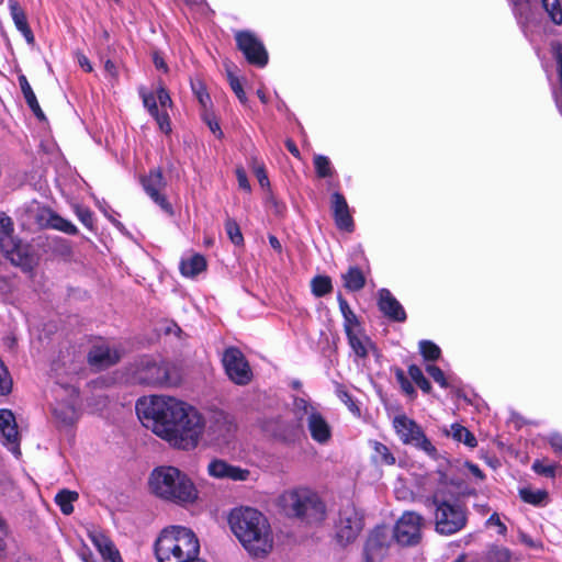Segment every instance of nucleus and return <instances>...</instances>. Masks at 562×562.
I'll return each mask as SVG.
<instances>
[{
  "instance_id": "obj_59",
  "label": "nucleus",
  "mask_w": 562,
  "mask_h": 562,
  "mask_svg": "<svg viewBox=\"0 0 562 562\" xmlns=\"http://www.w3.org/2000/svg\"><path fill=\"white\" fill-rule=\"evenodd\" d=\"M236 177H237V181H238V186L240 189L249 192L250 191V183L247 179V175L245 172V170L243 168H238L236 170Z\"/></svg>"
},
{
  "instance_id": "obj_44",
  "label": "nucleus",
  "mask_w": 562,
  "mask_h": 562,
  "mask_svg": "<svg viewBox=\"0 0 562 562\" xmlns=\"http://www.w3.org/2000/svg\"><path fill=\"white\" fill-rule=\"evenodd\" d=\"M520 497L524 502L532 505L541 504L548 496L547 492L541 490L522 488L519 491Z\"/></svg>"
},
{
  "instance_id": "obj_38",
  "label": "nucleus",
  "mask_w": 562,
  "mask_h": 562,
  "mask_svg": "<svg viewBox=\"0 0 562 562\" xmlns=\"http://www.w3.org/2000/svg\"><path fill=\"white\" fill-rule=\"evenodd\" d=\"M408 374L417 386L424 392L429 394L432 390L430 382L425 378L422 369L416 364L408 367Z\"/></svg>"
},
{
  "instance_id": "obj_11",
  "label": "nucleus",
  "mask_w": 562,
  "mask_h": 562,
  "mask_svg": "<svg viewBox=\"0 0 562 562\" xmlns=\"http://www.w3.org/2000/svg\"><path fill=\"white\" fill-rule=\"evenodd\" d=\"M362 527V517L352 504H346L340 508L336 522V537L340 543L352 542Z\"/></svg>"
},
{
  "instance_id": "obj_53",
  "label": "nucleus",
  "mask_w": 562,
  "mask_h": 562,
  "mask_svg": "<svg viewBox=\"0 0 562 562\" xmlns=\"http://www.w3.org/2000/svg\"><path fill=\"white\" fill-rule=\"evenodd\" d=\"M395 375H396V380L400 383L403 392L406 393L407 395L415 396L416 391H415L414 386L412 385V383L406 379L404 372L402 370H397Z\"/></svg>"
},
{
  "instance_id": "obj_54",
  "label": "nucleus",
  "mask_w": 562,
  "mask_h": 562,
  "mask_svg": "<svg viewBox=\"0 0 562 562\" xmlns=\"http://www.w3.org/2000/svg\"><path fill=\"white\" fill-rule=\"evenodd\" d=\"M76 214L86 227L90 229L93 227V214L89 209L78 207Z\"/></svg>"
},
{
  "instance_id": "obj_49",
  "label": "nucleus",
  "mask_w": 562,
  "mask_h": 562,
  "mask_svg": "<svg viewBox=\"0 0 562 562\" xmlns=\"http://www.w3.org/2000/svg\"><path fill=\"white\" fill-rule=\"evenodd\" d=\"M151 116L156 120L161 132L165 134H169L171 132V124L168 113L159 112V110H157L156 113L151 114Z\"/></svg>"
},
{
  "instance_id": "obj_23",
  "label": "nucleus",
  "mask_w": 562,
  "mask_h": 562,
  "mask_svg": "<svg viewBox=\"0 0 562 562\" xmlns=\"http://www.w3.org/2000/svg\"><path fill=\"white\" fill-rule=\"evenodd\" d=\"M379 308L392 321L404 322L406 319V313L403 306L387 289H381L379 291Z\"/></svg>"
},
{
  "instance_id": "obj_24",
  "label": "nucleus",
  "mask_w": 562,
  "mask_h": 562,
  "mask_svg": "<svg viewBox=\"0 0 562 562\" xmlns=\"http://www.w3.org/2000/svg\"><path fill=\"white\" fill-rule=\"evenodd\" d=\"M468 557L470 562H510L512 551L503 546L490 544L484 551Z\"/></svg>"
},
{
  "instance_id": "obj_17",
  "label": "nucleus",
  "mask_w": 562,
  "mask_h": 562,
  "mask_svg": "<svg viewBox=\"0 0 562 562\" xmlns=\"http://www.w3.org/2000/svg\"><path fill=\"white\" fill-rule=\"evenodd\" d=\"M267 430L272 435L285 442H294L304 435V426L302 420H299L294 415V419L286 420L283 418H276L267 424Z\"/></svg>"
},
{
  "instance_id": "obj_37",
  "label": "nucleus",
  "mask_w": 562,
  "mask_h": 562,
  "mask_svg": "<svg viewBox=\"0 0 562 562\" xmlns=\"http://www.w3.org/2000/svg\"><path fill=\"white\" fill-rule=\"evenodd\" d=\"M2 437L4 439V443L11 446V450L15 454H20V440H19V431L18 425L8 426L0 429Z\"/></svg>"
},
{
  "instance_id": "obj_7",
  "label": "nucleus",
  "mask_w": 562,
  "mask_h": 562,
  "mask_svg": "<svg viewBox=\"0 0 562 562\" xmlns=\"http://www.w3.org/2000/svg\"><path fill=\"white\" fill-rule=\"evenodd\" d=\"M293 413L299 420L306 423L310 435L321 445L327 443L331 438V428L321 412L303 397L293 401Z\"/></svg>"
},
{
  "instance_id": "obj_19",
  "label": "nucleus",
  "mask_w": 562,
  "mask_h": 562,
  "mask_svg": "<svg viewBox=\"0 0 562 562\" xmlns=\"http://www.w3.org/2000/svg\"><path fill=\"white\" fill-rule=\"evenodd\" d=\"M330 209L338 229L352 232L355 228L348 203L339 192H334L330 198Z\"/></svg>"
},
{
  "instance_id": "obj_2",
  "label": "nucleus",
  "mask_w": 562,
  "mask_h": 562,
  "mask_svg": "<svg viewBox=\"0 0 562 562\" xmlns=\"http://www.w3.org/2000/svg\"><path fill=\"white\" fill-rule=\"evenodd\" d=\"M228 524L232 532L252 557L268 554L273 547V537L267 517L252 507H237L231 510Z\"/></svg>"
},
{
  "instance_id": "obj_52",
  "label": "nucleus",
  "mask_w": 562,
  "mask_h": 562,
  "mask_svg": "<svg viewBox=\"0 0 562 562\" xmlns=\"http://www.w3.org/2000/svg\"><path fill=\"white\" fill-rule=\"evenodd\" d=\"M337 396L339 397V400L345 404L347 405V407L351 411V412H359V408L357 406V404L355 403L352 396L349 394V392L347 390H345L342 386H339L337 389Z\"/></svg>"
},
{
  "instance_id": "obj_60",
  "label": "nucleus",
  "mask_w": 562,
  "mask_h": 562,
  "mask_svg": "<svg viewBox=\"0 0 562 562\" xmlns=\"http://www.w3.org/2000/svg\"><path fill=\"white\" fill-rule=\"evenodd\" d=\"M157 100L160 103L162 108L170 106L172 104L171 98L169 95V92L164 88L160 87L157 91Z\"/></svg>"
},
{
  "instance_id": "obj_15",
  "label": "nucleus",
  "mask_w": 562,
  "mask_h": 562,
  "mask_svg": "<svg viewBox=\"0 0 562 562\" xmlns=\"http://www.w3.org/2000/svg\"><path fill=\"white\" fill-rule=\"evenodd\" d=\"M238 48L248 63L263 67L268 63V53L262 43L250 32H238L235 36Z\"/></svg>"
},
{
  "instance_id": "obj_13",
  "label": "nucleus",
  "mask_w": 562,
  "mask_h": 562,
  "mask_svg": "<svg viewBox=\"0 0 562 562\" xmlns=\"http://www.w3.org/2000/svg\"><path fill=\"white\" fill-rule=\"evenodd\" d=\"M423 517L414 512L402 515L394 527V538L403 546H413L419 542Z\"/></svg>"
},
{
  "instance_id": "obj_33",
  "label": "nucleus",
  "mask_w": 562,
  "mask_h": 562,
  "mask_svg": "<svg viewBox=\"0 0 562 562\" xmlns=\"http://www.w3.org/2000/svg\"><path fill=\"white\" fill-rule=\"evenodd\" d=\"M53 414L64 425H71L77 419V412L72 404L58 403Z\"/></svg>"
},
{
  "instance_id": "obj_32",
  "label": "nucleus",
  "mask_w": 562,
  "mask_h": 562,
  "mask_svg": "<svg viewBox=\"0 0 562 562\" xmlns=\"http://www.w3.org/2000/svg\"><path fill=\"white\" fill-rule=\"evenodd\" d=\"M79 495L75 491L61 490L55 496V503L59 506L60 512L64 515H70L74 513L72 503L78 499Z\"/></svg>"
},
{
  "instance_id": "obj_46",
  "label": "nucleus",
  "mask_w": 562,
  "mask_h": 562,
  "mask_svg": "<svg viewBox=\"0 0 562 562\" xmlns=\"http://www.w3.org/2000/svg\"><path fill=\"white\" fill-rule=\"evenodd\" d=\"M192 90L199 100L202 110H205L212 105L211 98L205 91V88L201 81L191 83Z\"/></svg>"
},
{
  "instance_id": "obj_6",
  "label": "nucleus",
  "mask_w": 562,
  "mask_h": 562,
  "mask_svg": "<svg viewBox=\"0 0 562 562\" xmlns=\"http://www.w3.org/2000/svg\"><path fill=\"white\" fill-rule=\"evenodd\" d=\"M0 249L12 265L29 271L33 268L34 258L26 245L13 236V223L10 217H0Z\"/></svg>"
},
{
  "instance_id": "obj_26",
  "label": "nucleus",
  "mask_w": 562,
  "mask_h": 562,
  "mask_svg": "<svg viewBox=\"0 0 562 562\" xmlns=\"http://www.w3.org/2000/svg\"><path fill=\"white\" fill-rule=\"evenodd\" d=\"M348 344L358 358L364 359L369 355V349L373 347L372 341L363 334V329L348 330L346 333Z\"/></svg>"
},
{
  "instance_id": "obj_41",
  "label": "nucleus",
  "mask_w": 562,
  "mask_h": 562,
  "mask_svg": "<svg viewBox=\"0 0 562 562\" xmlns=\"http://www.w3.org/2000/svg\"><path fill=\"white\" fill-rule=\"evenodd\" d=\"M225 231H226L228 238L231 239V241L234 245L240 246L244 244V237L240 232V227L235 220H233L231 217L226 218Z\"/></svg>"
},
{
  "instance_id": "obj_35",
  "label": "nucleus",
  "mask_w": 562,
  "mask_h": 562,
  "mask_svg": "<svg viewBox=\"0 0 562 562\" xmlns=\"http://www.w3.org/2000/svg\"><path fill=\"white\" fill-rule=\"evenodd\" d=\"M311 288L316 297L325 296L333 290L331 279L328 276H316L311 281Z\"/></svg>"
},
{
  "instance_id": "obj_14",
  "label": "nucleus",
  "mask_w": 562,
  "mask_h": 562,
  "mask_svg": "<svg viewBox=\"0 0 562 562\" xmlns=\"http://www.w3.org/2000/svg\"><path fill=\"white\" fill-rule=\"evenodd\" d=\"M142 186L147 195L160 206L162 211L172 214L173 210L168 202L164 191L167 187V181L164 178L162 171L159 168L149 170L148 175L144 176L140 180Z\"/></svg>"
},
{
  "instance_id": "obj_9",
  "label": "nucleus",
  "mask_w": 562,
  "mask_h": 562,
  "mask_svg": "<svg viewBox=\"0 0 562 562\" xmlns=\"http://www.w3.org/2000/svg\"><path fill=\"white\" fill-rule=\"evenodd\" d=\"M136 380L145 385H166L173 386L180 382L179 374L176 369L170 368L165 362H156L151 360L142 361L136 371Z\"/></svg>"
},
{
  "instance_id": "obj_47",
  "label": "nucleus",
  "mask_w": 562,
  "mask_h": 562,
  "mask_svg": "<svg viewBox=\"0 0 562 562\" xmlns=\"http://www.w3.org/2000/svg\"><path fill=\"white\" fill-rule=\"evenodd\" d=\"M426 371L434 379V381L438 383L441 387L447 389L449 386L445 373L439 367L435 364H428L426 367Z\"/></svg>"
},
{
  "instance_id": "obj_31",
  "label": "nucleus",
  "mask_w": 562,
  "mask_h": 562,
  "mask_svg": "<svg viewBox=\"0 0 562 562\" xmlns=\"http://www.w3.org/2000/svg\"><path fill=\"white\" fill-rule=\"evenodd\" d=\"M373 453L371 456V459L373 463L375 464H385V465H393L396 462L395 457L390 451V449L380 441H371L370 442Z\"/></svg>"
},
{
  "instance_id": "obj_58",
  "label": "nucleus",
  "mask_w": 562,
  "mask_h": 562,
  "mask_svg": "<svg viewBox=\"0 0 562 562\" xmlns=\"http://www.w3.org/2000/svg\"><path fill=\"white\" fill-rule=\"evenodd\" d=\"M19 85L21 88V91L23 93L24 99L31 98L32 95H35L32 87L30 86L27 78L24 75H20L18 77Z\"/></svg>"
},
{
  "instance_id": "obj_28",
  "label": "nucleus",
  "mask_w": 562,
  "mask_h": 562,
  "mask_svg": "<svg viewBox=\"0 0 562 562\" xmlns=\"http://www.w3.org/2000/svg\"><path fill=\"white\" fill-rule=\"evenodd\" d=\"M344 286L350 292H358L366 285V277L358 267H349L348 270L341 274Z\"/></svg>"
},
{
  "instance_id": "obj_12",
  "label": "nucleus",
  "mask_w": 562,
  "mask_h": 562,
  "mask_svg": "<svg viewBox=\"0 0 562 562\" xmlns=\"http://www.w3.org/2000/svg\"><path fill=\"white\" fill-rule=\"evenodd\" d=\"M222 361L227 376L235 384L246 385L251 381V369L238 348L231 347L226 349Z\"/></svg>"
},
{
  "instance_id": "obj_55",
  "label": "nucleus",
  "mask_w": 562,
  "mask_h": 562,
  "mask_svg": "<svg viewBox=\"0 0 562 562\" xmlns=\"http://www.w3.org/2000/svg\"><path fill=\"white\" fill-rule=\"evenodd\" d=\"M15 424V417L10 409H0V429Z\"/></svg>"
},
{
  "instance_id": "obj_29",
  "label": "nucleus",
  "mask_w": 562,
  "mask_h": 562,
  "mask_svg": "<svg viewBox=\"0 0 562 562\" xmlns=\"http://www.w3.org/2000/svg\"><path fill=\"white\" fill-rule=\"evenodd\" d=\"M206 268V260L202 255L195 254L180 262V271L186 277H195Z\"/></svg>"
},
{
  "instance_id": "obj_5",
  "label": "nucleus",
  "mask_w": 562,
  "mask_h": 562,
  "mask_svg": "<svg viewBox=\"0 0 562 562\" xmlns=\"http://www.w3.org/2000/svg\"><path fill=\"white\" fill-rule=\"evenodd\" d=\"M278 506L288 517L299 518L308 524L321 522L325 518V504L319 496L304 487L283 492Z\"/></svg>"
},
{
  "instance_id": "obj_43",
  "label": "nucleus",
  "mask_w": 562,
  "mask_h": 562,
  "mask_svg": "<svg viewBox=\"0 0 562 562\" xmlns=\"http://www.w3.org/2000/svg\"><path fill=\"white\" fill-rule=\"evenodd\" d=\"M314 167L319 178H328L333 175V168L328 157L323 155H316L314 157Z\"/></svg>"
},
{
  "instance_id": "obj_64",
  "label": "nucleus",
  "mask_w": 562,
  "mask_h": 562,
  "mask_svg": "<svg viewBox=\"0 0 562 562\" xmlns=\"http://www.w3.org/2000/svg\"><path fill=\"white\" fill-rule=\"evenodd\" d=\"M550 445L554 449V451L562 453V436H560V435L551 436Z\"/></svg>"
},
{
  "instance_id": "obj_56",
  "label": "nucleus",
  "mask_w": 562,
  "mask_h": 562,
  "mask_svg": "<svg viewBox=\"0 0 562 562\" xmlns=\"http://www.w3.org/2000/svg\"><path fill=\"white\" fill-rule=\"evenodd\" d=\"M254 172L258 179V182L261 187H268L269 186V179L266 173L265 167L262 164H255L254 165Z\"/></svg>"
},
{
  "instance_id": "obj_63",
  "label": "nucleus",
  "mask_w": 562,
  "mask_h": 562,
  "mask_svg": "<svg viewBox=\"0 0 562 562\" xmlns=\"http://www.w3.org/2000/svg\"><path fill=\"white\" fill-rule=\"evenodd\" d=\"M13 289L12 281L8 277L0 276V293H10Z\"/></svg>"
},
{
  "instance_id": "obj_10",
  "label": "nucleus",
  "mask_w": 562,
  "mask_h": 562,
  "mask_svg": "<svg viewBox=\"0 0 562 562\" xmlns=\"http://www.w3.org/2000/svg\"><path fill=\"white\" fill-rule=\"evenodd\" d=\"M393 427L403 443L412 445L430 456L436 453V448L426 437L420 426L406 415L395 416Z\"/></svg>"
},
{
  "instance_id": "obj_61",
  "label": "nucleus",
  "mask_w": 562,
  "mask_h": 562,
  "mask_svg": "<svg viewBox=\"0 0 562 562\" xmlns=\"http://www.w3.org/2000/svg\"><path fill=\"white\" fill-rule=\"evenodd\" d=\"M77 60H78V64L79 66L87 72H91L92 71V65L90 63V60L88 59V57L81 53H77Z\"/></svg>"
},
{
  "instance_id": "obj_20",
  "label": "nucleus",
  "mask_w": 562,
  "mask_h": 562,
  "mask_svg": "<svg viewBox=\"0 0 562 562\" xmlns=\"http://www.w3.org/2000/svg\"><path fill=\"white\" fill-rule=\"evenodd\" d=\"M88 538L105 561L123 562L114 542L100 529L88 530Z\"/></svg>"
},
{
  "instance_id": "obj_21",
  "label": "nucleus",
  "mask_w": 562,
  "mask_h": 562,
  "mask_svg": "<svg viewBox=\"0 0 562 562\" xmlns=\"http://www.w3.org/2000/svg\"><path fill=\"white\" fill-rule=\"evenodd\" d=\"M120 358V352L106 344L94 345L88 353L89 363L99 370L115 364Z\"/></svg>"
},
{
  "instance_id": "obj_40",
  "label": "nucleus",
  "mask_w": 562,
  "mask_h": 562,
  "mask_svg": "<svg viewBox=\"0 0 562 562\" xmlns=\"http://www.w3.org/2000/svg\"><path fill=\"white\" fill-rule=\"evenodd\" d=\"M419 351L423 358L427 361L438 360L441 356L440 348L430 340L419 341Z\"/></svg>"
},
{
  "instance_id": "obj_48",
  "label": "nucleus",
  "mask_w": 562,
  "mask_h": 562,
  "mask_svg": "<svg viewBox=\"0 0 562 562\" xmlns=\"http://www.w3.org/2000/svg\"><path fill=\"white\" fill-rule=\"evenodd\" d=\"M227 77H228V81H229V86H231L232 90L234 91V93L236 94L238 100L243 104H245L247 102V95L243 89V86H241L239 79L236 76H234L232 72H228Z\"/></svg>"
},
{
  "instance_id": "obj_27",
  "label": "nucleus",
  "mask_w": 562,
  "mask_h": 562,
  "mask_svg": "<svg viewBox=\"0 0 562 562\" xmlns=\"http://www.w3.org/2000/svg\"><path fill=\"white\" fill-rule=\"evenodd\" d=\"M9 9L16 29L22 33L29 44L34 43V35L29 26L24 10L16 0H9Z\"/></svg>"
},
{
  "instance_id": "obj_22",
  "label": "nucleus",
  "mask_w": 562,
  "mask_h": 562,
  "mask_svg": "<svg viewBox=\"0 0 562 562\" xmlns=\"http://www.w3.org/2000/svg\"><path fill=\"white\" fill-rule=\"evenodd\" d=\"M389 537L385 528H375L367 539L364 546V562H376L383 557L387 547Z\"/></svg>"
},
{
  "instance_id": "obj_34",
  "label": "nucleus",
  "mask_w": 562,
  "mask_h": 562,
  "mask_svg": "<svg viewBox=\"0 0 562 562\" xmlns=\"http://www.w3.org/2000/svg\"><path fill=\"white\" fill-rule=\"evenodd\" d=\"M450 435L454 440L463 442L469 448H474L477 446L475 436L460 424L451 425Z\"/></svg>"
},
{
  "instance_id": "obj_3",
  "label": "nucleus",
  "mask_w": 562,
  "mask_h": 562,
  "mask_svg": "<svg viewBox=\"0 0 562 562\" xmlns=\"http://www.w3.org/2000/svg\"><path fill=\"white\" fill-rule=\"evenodd\" d=\"M148 484L154 495L180 506L193 504L199 496L192 480L184 472L171 465L154 469Z\"/></svg>"
},
{
  "instance_id": "obj_51",
  "label": "nucleus",
  "mask_w": 562,
  "mask_h": 562,
  "mask_svg": "<svg viewBox=\"0 0 562 562\" xmlns=\"http://www.w3.org/2000/svg\"><path fill=\"white\" fill-rule=\"evenodd\" d=\"M532 469L536 473L544 475L547 477H553L555 474V467L553 464H546L539 460H536L532 464Z\"/></svg>"
},
{
  "instance_id": "obj_39",
  "label": "nucleus",
  "mask_w": 562,
  "mask_h": 562,
  "mask_svg": "<svg viewBox=\"0 0 562 562\" xmlns=\"http://www.w3.org/2000/svg\"><path fill=\"white\" fill-rule=\"evenodd\" d=\"M553 55L557 60L560 81L554 94L558 106L562 109V44L557 43L553 45Z\"/></svg>"
},
{
  "instance_id": "obj_18",
  "label": "nucleus",
  "mask_w": 562,
  "mask_h": 562,
  "mask_svg": "<svg viewBox=\"0 0 562 562\" xmlns=\"http://www.w3.org/2000/svg\"><path fill=\"white\" fill-rule=\"evenodd\" d=\"M207 473L215 479H226L236 482L247 481L250 476L248 469L232 465L221 459H214L209 463Z\"/></svg>"
},
{
  "instance_id": "obj_57",
  "label": "nucleus",
  "mask_w": 562,
  "mask_h": 562,
  "mask_svg": "<svg viewBox=\"0 0 562 562\" xmlns=\"http://www.w3.org/2000/svg\"><path fill=\"white\" fill-rule=\"evenodd\" d=\"M485 524L486 526H496L498 528V533L502 536H505L507 532V527L502 522L497 513H493Z\"/></svg>"
},
{
  "instance_id": "obj_1",
  "label": "nucleus",
  "mask_w": 562,
  "mask_h": 562,
  "mask_svg": "<svg viewBox=\"0 0 562 562\" xmlns=\"http://www.w3.org/2000/svg\"><path fill=\"white\" fill-rule=\"evenodd\" d=\"M136 412L144 426L183 450L196 447L204 428L201 414L173 397L156 395L138 400Z\"/></svg>"
},
{
  "instance_id": "obj_25",
  "label": "nucleus",
  "mask_w": 562,
  "mask_h": 562,
  "mask_svg": "<svg viewBox=\"0 0 562 562\" xmlns=\"http://www.w3.org/2000/svg\"><path fill=\"white\" fill-rule=\"evenodd\" d=\"M46 221L45 225L49 228L60 231L68 235H76L78 233L77 227L68 220L59 216L50 210H42L38 215V221Z\"/></svg>"
},
{
  "instance_id": "obj_30",
  "label": "nucleus",
  "mask_w": 562,
  "mask_h": 562,
  "mask_svg": "<svg viewBox=\"0 0 562 562\" xmlns=\"http://www.w3.org/2000/svg\"><path fill=\"white\" fill-rule=\"evenodd\" d=\"M338 303H339V310L344 317L345 333H348V330L361 329L362 327H361L359 318L353 313V311L350 308L348 302L341 295H338Z\"/></svg>"
},
{
  "instance_id": "obj_50",
  "label": "nucleus",
  "mask_w": 562,
  "mask_h": 562,
  "mask_svg": "<svg viewBox=\"0 0 562 562\" xmlns=\"http://www.w3.org/2000/svg\"><path fill=\"white\" fill-rule=\"evenodd\" d=\"M140 97L143 99L144 106L148 110L150 115L153 113H156V111L158 110L157 95H155L153 92H146L140 90Z\"/></svg>"
},
{
  "instance_id": "obj_8",
  "label": "nucleus",
  "mask_w": 562,
  "mask_h": 562,
  "mask_svg": "<svg viewBox=\"0 0 562 562\" xmlns=\"http://www.w3.org/2000/svg\"><path fill=\"white\" fill-rule=\"evenodd\" d=\"M427 501L436 506L435 524L437 532L449 536L465 527L467 513L460 505L445 501L440 502L437 494Z\"/></svg>"
},
{
  "instance_id": "obj_62",
  "label": "nucleus",
  "mask_w": 562,
  "mask_h": 562,
  "mask_svg": "<svg viewBox=\"0 0 562 562\" xmlns=\"http://www.w3.org/2000/svg\"><path fill=\"white\" fill-rule=\"evenodd\" d=\"M104 70L111 79L115 80L117 78V67L112 60L108 59L104 63Z\"/></svg>"
},
{
  "instance_id": "obj_36",
  "label": "nucleus",
  "mask_w": 562,
  "mask_h": 562,
  "mask_svg": "<svg viewBox=\"0 0 562 562\" xmlns=\"http://www.w3.org/2000/svg\"><path fill=\"white\" fill-rule=\"evenodd\" d=\"M549 19L557 25L562 24V5L560 0H541Z\"/></svg>"
},
{
  "instance_id": "obj_45",
  "label": "nucleus",
  "mask_w": 562,
  "mask_h": 562,
  "mask_svg": "<svg viewBox=\"0 0 562 562\" xmlns=\"http://www.w3.org/2000/svg\"><path fill=\"white\" fill-rule=\"evenodd\" d=\"M12 378L8 371V368L0 359V395L5 396L12 391Z\"/></svg>"
},
{
  "instance_id": "obj_42",
  "label": "nucleus",
  "mask_w": 562,
  "mask_h": 562,
  "mask_svg": "<svg viewBox=\"0 0 562 562\" xmlns=\"http://www.w3.org/2000/svg\"><path fill=\"white\" fill-rule=\"evenodd\" d=\"M203 122L209 126L210 131L218 138H223L224 134L221 130L220 123L215 114L210 111V108L201 111Z\"/></svg>"
},
{
  "instance_id": "obj_16",
  "label": "nucleus",
  "mask_w": 562,
  "mask_h": 562,
  "mask_svg": "<svg viewBox=\"0 0 562 562\" xmlns=\"http://www.w3.org/2000/svg\"><path fill=\"white\" fill-rule=\"evenodd\" d=\"M235 425L224 412H214L210 418L206 432L210 439L217 445L228 443L235 432Z\"/></svg>"
},
{
  "instance_id": "obj_4",
  "label": "nucleus",
  "mask_w": 562,
  "mask_h": 562,
  "mask_svg": "<svg viewBox=\"0 0 562 562\" xmlns=\"http://www.w3.org/2000/svg\"><path fill=\"white\" fill-rule=\"evenodd\" d=\"M200 542L195 533L182 526H169L155 542L158 562H189L198 560Z\"/></svg>"
}]
</instances>
